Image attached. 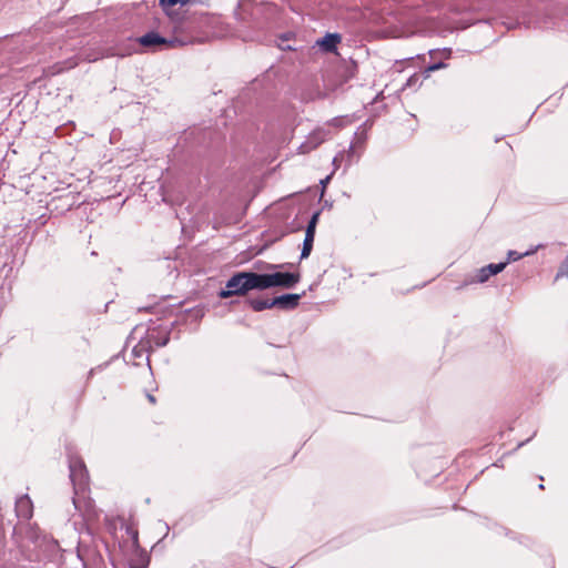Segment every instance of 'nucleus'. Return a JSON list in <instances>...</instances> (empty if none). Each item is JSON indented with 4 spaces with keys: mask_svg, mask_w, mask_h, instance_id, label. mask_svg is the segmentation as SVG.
<instances>
[{
    "mask_svg": "<svg viewBox=\"0 0 568 568\" xmlns=\"http://www.w3.org/2000/svg\"><path fill=\"white\" fill-rule=\"evenodd\" d=\"M520 257H521V255H520V254H517V252H515V251H509V252H508V261H507V263H508L509 261H517V260H518V258H520Z\"/></svg>",
    "mask_w": 568,
    "mask_h": 568,
    "instance_id": "dca6fc26",
    "label": "nucleus"
},
{
    "mask_svg": "<svg viewBox=\"0 0 568 568\" xmlns=\"http://www.w3.org/2000/svg\"><path fill=\"white\" fill-rule=\"evenodd\" d=\"M77 65H78V60L75 58H71L64 62H59V63L54 64L52 67L53 73H61L63 71L71 70V69L75 68Z\"/></svg>",
    "mask_w": 568,
    "mask_h": 568,
    "instance_id": "ddd939ff",
    "label": "nucleus"
},
{
    "mask_svg": "<svg viewBox=\"0 0 568 568\" xmlns=\"http://www.w3.org/2000/svg\"><path fill=\"white\" fill-rule=\"evenodd\" d=\"M146 397H148V400H149L151 404H153V405H154V404L156 403V399H155V397H154L152 394H148V395H146Z\"/></svg>",
    "mask_w": 568,
    "mask_h": 568,
    "instance_id": "a211bd4d",
    "label": "nucleus"
},
{
    "mask_svg": "<svg viewBox=\"0 0 568 568\" xmlns=\"http://www.w3.org/2000/svg\"><path fill=\"white\" fill-rule=\"evenodd\" d=\"M320 214H321V212H320V211H316V212L312 215V217H311V220H310V222H308V224H307L306 230H311L312 232H315V229H316V225H317V222H318Z\"/></svg>",
    "mask_w": 568,
    "mask_h": 568,
    "instance_id": "4468645a",
    "label": "nucleus"
},
{
    "mask_svg": "<svg viewBox=\"0 0 568 568\" xmlns=\"http://www.w3.org/2000/svg\"><path fill=\"white\" fill-rule=\"evenodd\" d=\"M250 307L255 312L273 308V298H250L247 301Z\"/></svg>",
    "mask_w": 568,
    "mask_h": 568,
    "instance_id": "9d476101",
    "label": "nucleus"
},
{
    "mask_svg": "<svg viewBox=\"0 0 568 568\" xmlns=\"http://www.w3.org/2000/svg\"><path fill=\"white\" fill-rule=\"evenodd\" d=\"M139 42L144 47L159 45L168 43V40L156 32H148L139 39Z\"/></svg>",
    "mask_w": 568,
    "mask_h": 568,
    "instance_id": "1a4fd4ad",
    "label": "nucleus"
},
{
    "mask_svg": "<svg viewBox=\"0 0 568 568\" xmlns=\"http://www.w3.org/2000/svg\"><path fill=\"white\" fill-rule=\"evenodd\" d=\"M507 265V262H500V263H496V264H488L481 268L478 270L475 278L473 280V282H476V283H485L489 280L490 276L493 275H496L498 273H500L501 271H504V268L506 267Z\"/></svg>",
    "mask_w": 568,
    "mask_h": 568,
    "instance_id": "20e7f679",
    "label": "nucleus"
},
{
    "mask_svg": "<svg viewBox=\"0 0 568 568\" xmlns=\"http://www.w3.org/2000/svg\"><path fill=\"white\" fill-rule=\"evenodd\" d=\"M315 232H312L311 230H306L305 232V239L303 242V247L301 252V260L307 258L313 250V243H314Z\"/></svg>",
    "mask_w": 568,
    "mask_h": 568,
    "instance_id": "9b49d317",
    "label": "nucleus"
},
{
    "mask_svg": "<svg viewBox=\"0 0 568 568\" xmlns=\"http://www.w3.org/2000/svg\"><path fill=\"white\" fill-rule=\"evenodd\" d=\"M159 4L168 16L173 17L174 11L172 10V7L175 4L184 6L185 2L184 0H159Z\"/></svg>",
    "mask_w": 568,
    "mask_h": 568,
    "instance_id": "f8f14e48",
    "label": "nucleus"
},
{
    "mask_svg": "<svg viewBox=\"0 0 568 568\" xmlns=\"http://www.w3.org/2000/svg\"><path fill=\"white\" fill-rule=\"evenodd\" d=\"M251 291L250 285V278H248V272H239L235 273L233 276H231L223 290L219 293V296L221 298H229L231 296L237 295L242 296L245 295L247 292Z\"/></svg>",
    "mask_w": 568,
    "mask_h": 568,
    "instance_id": "f03ea898",
    "label": "nucleus"
},
{
    "mask_svg": "<svg viewBox=\"0 0 568 568\" xmlns=\"http://www.w3.org/2000/svg\"><path fill=\"white\" fill-rule=\"evenodd\" d=\"M300 294H284L273 298L274 307L282 310H293L298 305Z\"/></svg>",
    "mask_w": 568,
    "mask_h": 568,
    "instance_id": "423d86ee",
    "label": "nucleus"
},
{
    "mask_svg": "<svg viewBox=\"0 0 568 568\" xmlns=\"http://www.w3.org/2000/svg\"><path fill=\"white\" fill-rule=\"evenodd\" d=\"M250 285L252 290H266L272 287L271 274H258L248 272Z\"/></svg>",
    "mask_w": 568,
    "mask_h": 568,
    "instance_id": "39448f33",
    "label": "nucleus"
},
{
    "mask_svg": "<svg viewBox=\"0 0 568 568\" xmlns=\"http://www.w3.org/2000/svg\"><path fill=\"white\" fill-rule=\"evenodd\" d=\"M328 181H329V176H326L324 180L321 181V184L323 186H325V184H327Z\"/></svg>",
    "mask_w": 568,
    "mask_h": 568,
    "instance_id": "aec40b11",
    "label": "nucleus"
},
{
    "mask_svg": "<svg viewBox=\"0 0 568 568\" xmlns=\"http://www.w3.org/2000/svg\"><path fill=\"white\" fill-rule=\"evenodd\" d=\"M70 479L74 488L73 504L79 508L77 496L81 493L84 494L89 487L88 469L80 458H72L69 464Z\"/></svg>",
    "mask_w": 568,
    "mask_h": 568,
    "instance_id": "f257e3e1",
    "label": "nucleus"
},
{
    "mask_svg": "<svg viewBox=\"0 0 568 568\" xmlns=\"http://www.w3.org/2000/svg\"><path fill=\"white\" fill-rule=\"evenodd\" d=\"M443 67H445V63H443V62H438V63H436V64H433V65L428 67V69H427V70H428V71H435V70H438V69H440V68H443Z\"/></svg>",
    "mask_w": 568,
    "mask_h": 568,
    "instance_id": "f3484780",
    "label": "nucleus"
},
{
    "mask_svg": "<svg viewBox=\"0 0 568 568\" xmlns=\"http://www.w3.org/2000/svg\"><path fill=\"white\" fill-rule=\"evenodd\" d=\"M191 0H184L185 4L189 3Z\"/></svg>",
    "mask_w": 568,
    "mask_h": 568,
    "instance_id": "412c9836",
    "label": "nucleus"
},
{
    "mask_svg": "<svg viewBox=\"0 0 568 568\" xmlns=\"http://www.w3.org/2000/svg\"><path fill=\"white\" fill-rule=\"evenodd\" d=\"M339 42H341V36L338 33H327L323 39L318 40L316 43L325 52H335L337 44Z\"/></svg>",
    "mask_w": 568,
    "mask_h": 568,
    "instance_id": "6e6552de",
    "label": "nucleus"
},
{
    "mask_svg": "<svg viewBox=\"0 0 568 568\" xmlns=\"http://www.w3.org/2000/svg\"><path fill=\"white\" fill-rule=\"evenodd\" d=\"M272 287L278 286L284 288H291L297 284L301 280L300 273H282L276 272L271 274Z\"/></svg>",
    "mask_w": 568,
    "mask_h": 568,
    "instance_id": "7ed1b4c3",
    "label": "nucleus"
},
{
    "mask_svg": "<svg viewBox=\"0 0 568 568\" xmlns=\"http://www.w3.org/2000/svg\"><path fill=\"white\" fill-rule=\"evenodd\" d=\"M16 511L18 517L23 519H29L32 516V501L31 499L24 495L18 498L16 501Z\"/></svg>",
    "mask_w": 568,
    "mask_h": 568,
    "instance_id": "0eeeda50",
    "label": "nucleus"
},
{
    "mask_svg": "<svg viewBox=\"0 0 568 568\" xmlns=\"http://www.w3.org/2000/svg\"><path fill=\"white\" fill-rule=\"evenodd\" d=\"M560 276H567L568 277V257L566 258L565 263L562 264L561 268L556 275V278Z\"/></svg>",
    "mask_w": 568,
    "mask_h": 568,
    "instance_id": "2eb2a0df",
    "label": "nucleus"
},
{
    "mask_svg": "<svg viewBox=\"0 0 568 568\" xmlns=\"http://www.w3.org/2000/svg\"><path fill=\"white\" fill-rule=\"evenodd\" d=\"M168 342H169V337H165V338H163V341L156 342V345L162 347V346H165Z\"/></svg>",
    "mask_w": 568,
    "mask_h": 568,
    "instance_id": "6ab92c4d",
    "label": "nucleus"
}]
</instances>
